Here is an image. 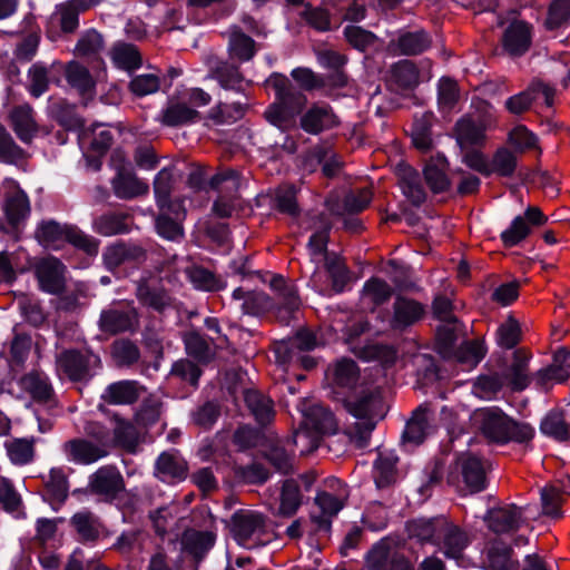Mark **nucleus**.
I'll return each instance as SVG.
<instances>
[{
  "label": "nucleus",
  "instance_id": "603ef678",
  "mask_svg": "<svg viewBox=\"0 0 570 570\" xmlns=\"http://www.w3.org/2000/svg\"><path fill=\"white\" fill-rule=\"evenodd\" d=\"M542 514L551 518H561V507L566 501V492L553 484L541 489Z\"/></svg>",
  "mask_w": 570,
  "mask_h": 570
},
{
  "label": "nucleus",
  "instance_id": "ea45409f",
  "mask_svg": "<svg viewBox=\"0 0 570 570\" xmlns=\"http://www.w3.org/2000/svg\"><path fill=\"white\" fill-rule=\"evenodd\" d=\"M69 493L68 476L62 468H52L45 479V494L51 504L63 502Z\"/></svg>",
  "mask_w": 570,
  "mask_h": 570
},
{
  "label": "nucleus",
  "instance_id": "79ce46f5",
  "mask_svg": "<svg viewBox=\"0 0 570 570\" xmlns=\"http://www.w3.org/2000/svg\"><path fill=\"white\" fill-rule=\"evenodd\" d=\"M430 429L428 409L420 406L407 421L403 432V440L413 444H420L424 441Z\"/></svg>",
  "mask_w": 570,
  "mask_h": 570
},
{
  "label": "nucleus",
  "instance_id": "680f3d73",
  "mask_svg": "<svg viewBox=\"0 0 570 570\" xmlns=\"http://www.w3.org/2000/svg\"><path fill=\"white\" fill-rule=\"evenodd\" d=\"M49 68L41 63H33L28 70V91L35 97L39 98L49 89Z\"/></svg>",
  "mask_w": 570,
  "mask_h": 570
},
{
  "label": "nucleus",
  "instance_id": "f8f14e48",
  "mask_svg": "<svg viewBox=\"0 0 570 570\" xmlns=\"http://www.w3.org/2000/svg\"><path fill=\"white\" fill-rule=\"evenodd\" d=\"M2 212L7 223L14 230L19 229L30 215V200L27 194L16 184H10L6 188Z\"/></svg>",
  "mask_w": 570,
  "mask_h": 570
},
{
  "label": "nucleus",
  "instance_id": "c756f323",
  "mask_svg": "<svg viewBox=\"0 0 570 570\" xmlns=\"http://www.w3.org/2000/svg\"><path fill=\"white\" fill-rule=\"evenodd\" d=\"M430 46L431 38L423 30L403 32L390 43L393 51L402 56L421 55Z\"/></svg>",
  "mask_w": 570,
  "mask_h": 570
},
{
  "label": "nucleus",
  "instance_id": "39448f33",
  "mask_svg": "<svg viewBox=\"0 0 570 570\" xmlns=\"http://www.w3.org/2000/svg\"><path fill=\"white\" fill-rule=\"evenodd\" d=\"M232 531L235 540L247 549L266 546L272 541L267 530V518L253 510H239L232 518Z\"/></svg>",
  "mask_w": 570,
  "mask_h": 570
},
{
  "label": "nucleus",
  "instance_id": "2f4dec72",
  "mask_svg": "<svg viewBox=\"0 0 570 570\" xmlns=\"http://www.w3.org/2000/svg\"><path fill=\"white\" fill-rule=\"evenodd\" d=\"M448 161L444 156L431 157L424 167V178L433 193L445 191L450 187V179L446 174Z\"/></svg>",
  "mask_w": 570,
  "mask_h": 570
},
{
  "label": "nucleus",
  "instance_id": "58836bf2",
  "mask_svg": "<svg viewBox=\"0 0 570 570\" xmlns=\"http://www.w3.org/2000/svg\"><path fill=\"white\" fill-rule=\"evenodd\" d=\"M157 475L164 480H183L187 474V463L176 453L164 452L156 462Z\"/></svg>",
  "mask_w": 570,
  "mask_h": 570
},
{
  "label": "nucleus",
  "instance_id": "e2e57ef3",
  "mask_svg": "<svg viewBox=\"0 0 570 570\" xmlns=\"http://www.w3.org/2000/svg\"><path fill=\"white\" fill-rule=\"evenodd\" d=\"M521 326L519 322L509 316L497 331L498 344L504 348H513L521 340Z\"/></svg>",
  "mask_w": 570,
  "mask_h": 570
},
{
  "label": "nucleus",
  "instance_id": "1a4fd4ad",
  "mask_svg": "<svg viewBox=\"0 0 570 570\" xmlns=\"http://www.w3.org/2000/svg\"><path fill=\"white\" fill-rule=\"evenodd\" d=\"M326 377L333 392L341 401L343 396L358 389L363 382H367L361 376V371L356 362L345 357L336 361L328 367Z\"/></svg>",
  "mask_w": 570,
  "mask_h": 570
},
{
  "label": "nucleus",
  "instance_id": "774afa93",
  "mask_svg": "<svg viewBox=\"0 0 570 570\" xmlns=\"http://www.w3.org/2000/svg\"><path fill=\"white\" fill-rule=\"evenodd\" d=\"M512 554L513 551L509 547H492L488 552L489 570H513L517 562Z\"/></svg>",
  "mask_w": 570,
  "mask_h": 570
},
{
  "label": "nucleus",
  "instance_id": "7ed1b4c3",
  "mask_svg": "<svg viewBox=\"0 0 570 570\" xmlns=\"http://www.w3.org/2000/svg\"><path fill=\"white\" fill-rule=\"evenodd\" d=\"M267 85L275 91V101L264 112L265 119L283 131L296 127V118L307 104L306 96L296 90L289 80L279 73L267 79Z\"/></svg>",
  "mask_w": 570,
  "mask_h": 570
},
{
  "label": "nucleus",
  "instance_id": "e433bc0d",
  "mask_svg": "<svg viewBox=\"0 0 570 570\" xmlns=\"http://www.w3.org/2000/svg\"><path fill=\"white\" fill-rule=\"evenodd\" d=\"M65 77L70 87L81 96L91 95L95 89V80L87 67L78 61H69L65 66Z\"/></svg>",
  "mask_w": 570,
  "mask_h": 570
},
{
  "label": "nucleus",
  "instance_id": "c85d7f7f",
  "mask_svg": "<svg viewBox=\"0 0 570 570\" xmlns=\"http://www.w3.org/2000/svg\"><path fill=\"white\" fill-rule=\"evenodd\" d=\"M540 430L558 441L570 440V405L550 411L542 420Z\"/></svg>",
  "mask_w": 570,
  "mask_h": 570
},
{
  "label": "nucleus",
  "instance_id": "7c9ffc66",
  "mask_svg": "<svg viewBox=\"0 0 570 570\" xmlns=\"http://www.w3.org/2000/svg\"><path fill=\"white\" fill-rule=\"evenodd\" d=\"M303 503V494L299 485L293 479L285 480L281 488L278 508L273 511L275 517L292 518Z\"/></svg>",
  "mask_w": 570,
  "mask_h": 570
},
{
  "label": "nucleus",
  "instance_id": "052dcab7",
  "mask_svg": "<svg viewBox=\"0 0 570 570\" xmlns=\"http://www.w3.org/2000/svg\"><path fill=\"white\" fill-rule=\"evenodd\" d=\"M517 167V156L514 153L507 148H500L489 161V176L497 174L502 177H510L513 175Z\"/></svg>",
  "mask_w": 570,
  "mask_h": 570
},
{
  "label": "nucleus",
  "instance_id": "a211bd4d",
  "mask_svg": "<svg viewBox=\"0 0 570 570\" xmlns=\"http://www.w3.org/2000/svg\"><path fill=\"white\" fill-rule=\"evenodd\" d=\"M345 498L346 492L343 489L336 494L323 491L316 495L314 502L320 511H313L311 520L315 523L317 530H330L332 518L343 508Z\"/></svg>",
  "mask_w": 570,
  "mask_h": 570
},
{
  "label": "nucleus",
  "instance_id": "864d4df0",
  "mask_svg": "<svg viewBox=\"0 0 570 570\" xmlns=\"http://www.w3.org/2000/svg\"><path fill=\"white\" fill-rule=\"evenodd\" d=\"M275 207L283 214L296 216L299 213L297 188L292 184L279 185L274 191Z\"/></svg>",
  "mask_w": 570,
  "mask_h": 570
},
{
  "label": "nucleus",
  "instance_id": "393cba45",
  "mask_svg": "<svg viewBox=\"0 0 570 570\" xmlns=\"http://www.w3.org/2000/svg\"><path fill=\"white\" fill-rule=\"evenodd\" d=\"M145 392V387L137 381L124 380L109 384L104 391L101 399L112 405H129Z\"/></svg>",
  "mask_w": 570,
  "mask_h": 570
},
{
  "label": "nucleus",
  "instance_id": "5fc2aeb1",
  "mask_svg": "<svg viewBox=\"0 0 570 570\" xmlns=\"http://www.w3.org/2000/svg\"><path fill=\"white\" fill-rule=\"evenodd\" d=\"M396 459L380 454L374 463V481L379 489L390 487L396 479Z\"/></svg>",
  "mask_w": 570,
  "mask_h": 570
},
{
  "label": "nucleus",
  "instance_id": "72a5a7b5",
  "mask_svg": "<svg viewBox=\"0 0 570 570\" xmlns=\"http://www.w3.org/2000/svg\"><path fill=\"white\" fill-rule=\"evenodd\" d=\"M558 358L559 351L553 354L552 363L549 366L534 374L533 380L539 390L548 392L556 383H563L569 379L570 373L567 366Z\"/></svg>",
  "mask_w": 570,
  "mask_h": 570
},
{
  "label": "nucleus",
  "instance_id": "de8ad7c7",
  "mask_svg": "<svg viewBox=\"0 0 570 570\" xmlns=\"http://www.w3.org/2000/svg\"><path fill=\"white\" fill-rule=\"evenodd\" d=\"M325 269L332 281V288L335 293L344 291L347 283L351 281L350 271L345 262L337 255H326Z\"/></svg>",
  "mask_w": 570,
  "mask_h": 570
},
{
  "label": "nucleus",
  "instance_id": "09e8293b",
  "mask_svg": "<svg viewBox=\"0 0 570 570\" xmlns=\"http://www.w3.org/2000/svg\"><path fill=\"white\" fill-rule=\"evenodd\" d=\"M21 383L23 389L38 402H47L53 394L48 377L42 373H29L22 377Z\"/></svg>",
  "mask_w": 570,
  "mask_h": 570
},
{
  "label": "nucleus",
  "instance_id": "13d9d810",
  "mask_svg": "<svg viewBox=\"0 0 570 570\" xmlns=\"http://www.w3.org/2000/svg\"><path fill=\"white\" fill-rule=\"evenodd\" d=\"M102 36L94 29L87 30L78 39L75 55L85 58H94L104 49Z\"/></svg>",
  "mask_w": 570,
  "mask_h": 570
},
{
  "label": "nucleus",
  "instance_id": "20e7f679",
  "mask_svg": "<svg viewBox=\"0 0 570 570\" xmlns=\"http://www.w3.org/2000/svg\"><path fill=\"white\" fill-rule=\"evenodd\" d=\"M35 235L41 245L52 249H59L69 243L89 255H96L99 248V242L86 235L77 226L60 224L56 220L41 222Z\"/></svg>",
  "mask_w": 570,
  "mask_h": 570
},
{
  "label": "nucleus",
  "instance_id": "aec40b11",
  "mask_svg": "<svg viewBox=\"0 0 570 570\" xmlns=\"http://www.w3.org/2000/svg\"><path fill=\"white\" fill-rule=\"evenodd\" d=\"M80 12L68 1L58 4L48 19L46 32L55 40L60 33L72 35L78 30Z\"/></svg>",
  "mask_w": 570,
  "mask_h": 570
},
{
  "label": "nucleus",
  "instance_id": "cd10ccee",
  "mask_svg": "<svg viewBox=\"0 0 570 570\" xmlns=\"http://www.w3.org/2000/svg\"><path fill=\"white\" fill-rule=\"evenodd\" d=\"M111 184L115 195L120 199H132L149 191L148 184L139 179L130 168L116 174Z\"/></svg>",
  "mask_w": 570,
  "mask_h": 570
},
{
  "label": "nucleus",
  "instance_id": "a19ab883",
  "mask_svg": "<svg viewBox=\"0 0 570 570\" xmlns=\"http://www.w3.org/2000/svg\"><path fill=\"white\" fill-rule=\"evenodd\" d=\"M200 118L199 112L190 108L187 102L170 100L161 114V121L166 126L175 127Z\"/></svg>",
  "mask_w": 570,
  "mask_h": 570
},
{
  "label": "nucleus",
  "instance_id": "a878e982",
  "mask_svg": "<svg viewBox=\"0 0 570 570\" xmlns=\"http://www.w3.org/2000/svg\"><path fill=\"white\" fill-rule=\"evenodd\" d=\"M424 313L425 308L420 302L404 296H397L393 304L391 327L393 330H404L420 321Z\"/></svg>",
  "mask_w": 570,
  "mask_h": 570
},
{
  "label": "nucleus",
  "instance_id": "4d7b16f0",
  "mask_svg": "<svg viewBox=\"0 0 570 570\" xmlns=\"http://www.w3.org/2000/svg\"><path fill=\"white\" fill-rule=\"evenodd\" d=\"M419 81V72L415 65L409 60L395 63L391 69V82L401 89L415 86Z\"/></svg>",
  "mask_w": 570,
  "mask_h": 570
},
{
  "label": "nucleus",
  "instance_id": "37998d69",
  "mask_svg": "<svg viewBox=\"0 0 570 570\" xmlns=\"http://www.w3.org/2000/svg\"><path fill=\"white\" fill-rule=\"evenodd\" d=\"M129 215L124 213H107L97 217L92 229L102 236H114L129 232Z\"/></svg>",
  "mask_w": 570,
  "mask_h": 570
},
{
  "label": "nucleus",
  "instance_id": "c9c22d12",
  "mask_svg": "<svg viewBox=\"0 0 570 570\" xmlns=\"http://www.w3.org/2000/svg\"><path fill=\"white\" fill-rule=\"evenodd\" d=\"M215 534L210 531H197L188 529L183 533V550L195 559H202L205 553L214 546Z\"/></svg>",
  "mask_w": 570,
  "mask_h": 570
},
{
  "label": "nucleus",
  "instance_id": "6e6552de",
  "mask_svg": "<svg viewBox=\"0 0 570 570\" xmlns=\"http://www.w3.org/2000/svg\"><path fill=\"white\" fill-rule=\"evenodd\" d=\"M88 490L100 501L111 503L125 492L126 482L116 465L107 464L97 469L89 476Z\"/></svg>",
  "mask_w": 570,
  "mask_h": 570
},
{
  "label": "nucleus",
  "instance_id": "f257e3e1",
  "mask_svg": "<svg viewBox=\"0 0 570 570\" xmlns=\"http://www.w3.org/2000/svg\"><path fill=\"white\" fill-rule=\"evenodd\" d=\"M342 403L354 419V422L345 428L346 436L357 449L367 446L372 432L387 413L381 387L371 382H363L358 389L343 396Z\"/></svg>",
  "mask_w": 570,
  "mask_h": 570
},
{
  "label": "nucleus",
  "instance_id": "8fccbe9b",
  "mask_svg": "<svg viewBox=\"0 0 570 570\" xmlns=\"http://www.w3.org/2000/svg\"><path fill=\"white\" fill-rule=\"evenodd\" d=\"M111 59L115 65L125 70L137 69L141 66V55L136 46L119 42L111 50Z\"/></svg>",
  "mask_w": 570,
  "mask_h": 570
},
{
  "label": "nucleus",
  "instance_id": "338daca9",
  "mask_svg": "<svg viewBox=\"0 0 570 570\" xmlns=\"http://www.w3.org/2000/svg\"><path fill=\"white\" fill-rule=\"evenodd\" d=\"M363 294L374 305H381L391 298L393 289L385 281L373 277L365 283Z\"/></svg>",
  "mask_w": 570,
  "mask_h": 570
},
{
  "label": "nucleus",
  "instance_id": "473e14b6",
  "mask_svg": "<svg viewBox=\"0 0 570 570\" xmlns=\"http://www.w3.org/2000/svg\"><path fill=\"white\" fill-rule=\"evenodd\" d=\"M485 127L469 117L461 118L454 128L455 138L462 149L480 146L485 139Z\"/></svg>",
  "mask_w": 570,
  "mask_h": 570
},
{
  "label": "nucleus",
  "instance_id": "b1692460",
  "mask_svg": "<svg viewBox=\"0 0 570 570\" xmlns=\"http://www.w3.org/2000/svg\"><path fill=\"white\" fill-rule=\"evenodd\" d=\"M531 355L523 350L513 353L512 362L502 374L503 384L512 391H523L531 382L529 361Z\"/></svg>",
  "mask_w": 570,
  "mask_h": 570
},
{
  "label": "nucleus",
  "instance_id": "ddd939ff",
  "mask_svg": "<svg viewBox=\"0 0 570 570\" xmlns=\"http://www.w3.org/2000/svg\"><path fill=\"white\" fill-rule=\"evenodd\" d=\"M340 125L333 108L323 102L313 104L299 119V127L309 135H318Z\"/></svg>",
  "mask_w": 570,
  "mask_h": 570
},
{
  "label": "nucleus",
  "instance_id": "69168bd1",
  "mask_svg": "<svg viewBox=\"0 0 570 570\" xmlns=\"http://www.w3.org/2000/svg\"><path fill=\"white\" fill-rule=\"evenodd\" d=\"M531 233V226L522 216H517L509 228L501 234V240L505 247H513L525 239Z\"/></svg>",
  "mask_w": 570,
  "mask_h": 570
},
{
  "label": "nucleus",
  "instance_id": "2eb2a0df",
  "mask_svg": "<svg viewBox=\"0 0 570 570\" xmlns=\"http://www.w3.org/2000/svg\"><path fill=\"white\" fill-rule=\"evenodd\" d=\"M62 450L68 461L76 464H92L109 453L106 444H96L83 438L71 439L63 443Z\"/></svg>",
  "mask_w": 570,
  "mask_h": 570
},
{
  "label": "nucleus",
  "instance_id": "dca6fc26",
  "mask_svg": "<svg viewBox=\"0 0 570 570\" xmlns=\"http://www.w3.org/2000/svg\"><path fill=\"white\" fill-rule=\"evenodd\" d=\"M66 266L56 257H46L35 265V274L40 288L50 294H58L65 287Z\"/></svg>",
  "mask_w": 570,
  "mask_h": 570
},
{
  "label": "nucleus",
  "instance_id": "f03ea898",
  "mask_svg": "<svg viewBox=\"0 0 570 570\" xmlns=\"http://www.w3.org/2000/svg\"><path fill=\"white\" fill-rule=\"evenodd\" d=\"M473 432L487 442L507 444L509 442H528L534 430L527 423L517 422L498 406H485L474 410L470 416Z\"/></svg>",
  "mask_w": 570,
  "mask_h": 570
},
{
  "label": "nucleus",
  "instance_id": "3c124183",
  "mask_svg": "<svg viewBox=\"0 0 570 570\" xmlns=\"http://www.w3.org/2000/svg\"><path fill=\"white\" fill-rule=\"evenodd\" d=\"M186 275L194 286L202 291L215 292L224 287V282L220 278L199 265L187 267Z\"/></svg>",
  "mask_w": 570,
  "mask_h": 570
},
{
  "label": "nucleus",
  "instance_id": "a18cd8bd",
  "mask_svg": "<svg viewBox=\"0 0 570 570\" xmlns=\"http://www.w3.org/2000/svg\"><path fill=\"white\" fill-rule=\"evenodd\" d=\"M114 442L129 453H135L139 444V433L136 426L117 415L114 416Z\"/></svg>",
  "mask_w": 570,
  "mask_h": 570
},
{
  "label": "nucleus",
  "instance_id": "0eeeda50",
  "mask_svg": "<svg viewBox=\"0 0 570 570\" xmlns=\"http://www.w3.org/2000/svg\"><path fill=\"white\" fill-rule=\"evenodd\" d=\"M99 366V356L89 351L65 350L56 356L57 374L72 382L89 380L91 370Z\"/></svg>",
  "mask_w": 570,
  "mask_h": 570
},
{
  "label": "nucleus",
  "instance_id": "6e6d98bb",
  "mask_svg": "<svg viewBox=\"0 0 570 570\" xmlns=\"http://www.w3.org/2000/svg\"><path fill=\"white\" fill-rule=\"evenodd\" d=\"M397 553L387 541H380L367 553L366 563L370 570H389Z\"/></svg>",
  "mask_w": 570,
  "mask_h": 570
},
{
  "label": "nucleus",
  "instance_id": "9b49d317",
  "mask_svg": "<svg viewBox=\"0 0 570 570\" xmlns=\"http://www.w3.org/2000/svg\"><path fill=\"white\" fill-rule=\"evenodd\" d=\"M488 528L497 534L517 532L524 523V508L505 503L492 508L484 517Z\"/></svg>",
  "mask_w": 570,
  "mask_h": 570
},
{
  "label": "nucleus",
  "instance_id": "412c9836",
  "mask_svg": "<svg viewBox=\"0 0 570 570\" xmlns=\"http://www.w3.org/2000/svg\"><path fill=\"white\" fill-rule=\"evenodd\" d=\"M107 269L115 271L124 264H140L146 261V250L135 244L116 243L108 246L102 254Z\"/></svg>",
  "mask_w": 570,
  "mask_h": 570
},
{
  "label": "nucleus",
  "instance_id": "4c0bfd02",
  "mask_svg": "<svg viewBox=\"0 0 570 570\" xmlns=\"http://www.w3.org/2000/svg\"><path fill=\"white\" fill-rule=\"evenodd\" d=\"M445 524V517H435L432 519H417L407 523L410 537L420 541H431L438 544L440 533Z\"/></svg>",
  "mask_w": 570,
  "mask_h": 570
},
{
  "label": "nucleus",
  "instance_id": "c03bdc74",
  "mask_svg": "<svg viewBox=\"0 0 570 570\" xmlns=\"http://www.w3.org/2000/svg\"><path fill=\"white\" fill-rule=\"evenodd\" d=\"M245 402L259 424L265 425L272 422L275 413L273 403L267 396L258 391L248 390L245 393Z\"/></svg>",
  "mask_w": 570,
  "mask_h": 570
},
{
  "label": "nucleus",
  "instance_id": "6ab92c4d",
  "mask_svg": "<svg viewBox=\"0 0 570 570\" xmlns=\"http://www.w3.org/2000/svg\"><path fill=\"white\" fill-rule=\"evenodd\" d=\"M35 115V110L29 104L14 106L9 111V125L23 144H31L39 132Z\"/></svg>",
  "mask_w": 570,
  "mask_h": 570
},
{
  "label": "nucleus",
  "instance_id": "4468645a",
  "mask_svg": "<svg viewBox=\"0 0 570 570\" xmlns=\"http://www.w3.org/2000/svg\"><path fill=\"white\" fill-rule=\"evenodd\" d=\"M456 466L462 476V485H459L461 492L476 493L485 488L487 470L480 458L464 454L458 460Z\"/></svg>",
  "mask_w": 570,
  "mask_h": 570
},
{
  "label": "nucleus",
  "instance_id": "bf43d9fd",
  "mask_svg": "<svg viewBox=\"0 0 570 570\" xmlns=\"http://www.w3.org/2000/svg\"><path fill=\"white\" fill-rule=\"evenodd\" d=\"M403 194L415 206L424 203L426 198L425 190L421 184L417 173L413 169H407L400 181Z\"/></svg>",
  "mask_w": 570,
  "mask_h": 570
},
{
  "label": "nucleus",
  "instance_id": "5701e85b",
  "mask_svg": "<svg viewBox=\"0 0 570 570\" xmlns=\"http://www.w3.org/2000/svg\"><path fill=\"white\" fill-rule=\"evenodd\" d=\"M209 75L225 89H240L244 77L236 65L220 60L216 55L208 53L205 57Z\"/></svg>",
  "mask_w": 570,
  "mask_h": 570
},
{
  "label": "nucleus",
  "instance_id": "f3484780",
  "mask_svg": "<svg viewBox=\"0 0 570 570\" xmlns=\"http://www.w3.org/2000/svg\"><path fill=\"white\" fill-rule=\"evenodd\" d=\"M533 28L522 20L512 21L503 32L502 47L511 57H520L529 51L532 45Z\"/></svg>",
  "mask_w": 570,
  "mask_h": 570
},
{
  "label": "nucleus",
  "instance_id": "bb28decb",
  "mask_svg": "<svg viewBox=\"0 0 570 570\" xmlns=\"http://www.w3.org/2000/svg\"><path fill=\"white\" fill-rule=\"evenodd\" d=\"M136 297L141 305L159 313L170 307L173 303L168 292L149 279H140L137 283Z\"/></svg>",
  "mask_w": 570,
  "mask_h": 570
},
{
  "label": "nucleus",
  "instance_id": "0e129e2a",
  "mask_svg": "<svg viewBox=\"0 0 570 570\" xmlns=\"http://www.w3.org/2000/svg\"><path fill=\"white\" fill-rule=\"evenodd\" d=\"M485 347L482 342L474 340L463 343L455 352L459 363L473 367L484 357Z\"/></svg>",
  "mask_w": 570,
  "mask_h": 570
},
{
  "label": "nucleus",
  "instance_id": "423d86ee",
  "mask_svg": "<svg viewBox=\"0 0 570 570\" xmlns=\"http://www.w3.org/2000/svg\"><path fill=\"white\" fill-rule=\"evenodd\" d=\"M304 428L295 432L293 443L308 444V448L302 449L301 452L308 453L318 448V439L309 433V430L316 433H330L336 429V422L333 413L321 404H312L303 410Z\"/></svg>",
  "mask_w": 570,
  "mask_h": 570
},
{
  "label": "nucleus",
  "instance_id": "49530a36",
  "mask_svg": "<svg viewBox=\"0 0 570 570\" xmlns=\"http://www.w3.org/2000/svg\"><path fill=\"white\" fill-rule=\"evenodd\" d=\"M71 524L83 541H94L100 534L99 518L89 510L77 512L71 518Z\"/></svg>",
  "mask_w": 570,
  "mask_h": 570
},
{
  "label": "nucleus",
  "instance_id": "9d476101",
  "mask_svg": "<svg viewBox=\"0 0 570 570\" xmlns=\"http://www.w3.org/2000/svg\"><path fill=\"white\" fill-rule=\"evenodd\" d=\"M139 325V314L132 303L119 302L101 312L99 327L102 332L115 335L132 331Z\"/></svg>",
  "mask_w": 570,
  "mask_h": 570
},
{
  "label": "nucleus",
  "instance_id": "4be33fe9",
  "mask_svg": "<svg viewBox=\"0 0 570 570\" xmlns=\"http://www.w3.org/2000/svg\"><path fill=\"white\" fill-rule=\"evenodd\" d=\"M469 533L445 518V524L441 530L438 546L448 558L460 559L464 549L470 544Z\"/></svg>",
  "mask_w": 570,
  "mask_h": 570
},
{
  "label": "nucleus",
  "instance_id": "f704fd0d",
  "mask_svg": "<svg viewBox=\"0 0 570 570\" xmlns=\"http://www.w3.org/2000/svg\"><path fill=\"white\" fill-rule=\"evenodd\" d=\"M256 43L239 28H233L228 38V55L229 58L238 62H246L253 59L256 55Z\"/></svg>",
  "mask_w": 570,
  "mask_h": 570
}]
</instances>
